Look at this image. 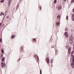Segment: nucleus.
<instances>
[{
  "instance_id": "obj_1",
  "label": "nucleus",
  "mask_w": 74,
  "mask_h": 74,
  "mask_svg": "<svg viewBox=\"0 0 74 74\" xmlns=\"http://www.w3.org/2000/svg\"><path fill=\"white\" fill-rule=\"evenodd\" d=\"M34 56L35 58H36V59H37V61L38 62L39 61V58H38V56L37 55V54H35L34 55Z\"/></svg>"
},
{
  "instance_id": "obj_2",
  "label": "nucleus",
  "mask_w": 74,
  "mask_h": 74,
  "mask_svg": "<svg viewBox=\"0 0 74 74\" xmlns=\"http://www.w3.org/2000/svg\"><path fill=\"white\" fill-rule=\"evenodd\" d=\"M1 64L2 67V68H3V67H5V63L4 62L3 63V62H1Z\"/></svg>"
},
{
  "instance_id": "obj_3",
  "label": "nucleus",
  "mask_w": 74,
  "mask_h": 74,
  "mask_svg": "<svg viewBox=\"0 0 74 74\" xmlns=\"http://www.w3.org/2000/svg\"><path fill=\"white\" fill-rule=\"evenodd\" d=\"M71 48L69 47L68 48V53L69 54H70V52H71Z\"/></svg>"
},
{
  "instance_id": "obj_4",
  "label": "nucleus",
  "mask_w": 74,
  "mask_h": 74,
  "mask_svg": "<svg viewBox=\"0 0 74 74\" xmlns=\"http://www.w3.org/2000/svg\"><path fill=\"white\" fill-rule=\"evenodd\" d=\"M74 62H73L71 63V67L74 69Z\"/></svg>"
},
{
  "instance_id": "obj_5",
  "label": "nucleus",
  "mask_w": 74,
  "mask_h": 74,
  "mask_svg": "<svg viewBox=\"0 0 74 74\" xmlns=\"http://www.w3.org/2000/svg\"><path fill=\"white\" fill-rule=\"evenodd\" d=\"M64 35L66 37H69V35H68V34L67 33V32H66L64 33Z\"/></svg>"
},
{
  "instance_id": "obj_6",
  "label": "nucleus",
  "mask_w": 74,
  "mask_h": 74,
  "mask_svg": "<svg viewBox=\"0 0 74 74\" xmlns=\"http://www.w3.org/2000/svg\"><path fill=\"white\" fill-rule=\"evenodd\" d=\"M46 62H47V63H49V58H46Z\"/></svg>"
},
{
  "instance_id": "obj_7",
  "label": "nucleus",
  "mask_w": 74,
  "mask_h": 74,
  "mask_svg": "<svg viewBox=\"0 0 74 74\" xmlns=\"http://www.w3.org/2000/svg\"><path fill=\"white\" fill-rule=\"evenodd\" d=\"M73 42H74V41H73V40H69V42L70 44H71V45L73 44Z\"/></svg>"
},
{
  "instance_id": "obj_8",
  "label": "nucleus",
  "mask_w": 74,
  "mask_h": 74,
  "mask_svg": "<svg viewBox=\"0 0 74 74\" xmlns=\"http://www.w3.org/2000/svg\"><path fill=\"white\" fill-rule=\"evenodd\" d=\"M72 19L73 21H74V14H73L72 15Z\"/></svg>"
},
{
  "instance_id": "obj_9",
  "label": "nucleus",
  "mask_w": 74,
  "mask_h": 74,
  "mask_svg": "<svg viewBox=\"0 0 74 74\" xmlns=\"http://www.w3.org/2000/svg\"><path fill=\"white\" fill-rule=\"evenodd\" d=\"M70 40H73V36H71L70 37Z\"/></svg>"
},
{
  "instance_id": "obj_10",
  "label": "nucleus",
  "mask_w": 74,
  "mask_h": 74,
  "mask_svg": "<svg viewBox=\"0 0 74 74\" xmlns=\"http://www.w3.org/2000/svg\"><path fill=\"white\" fill-rule=\"evenodd\" d=\"M8 1L9 2V5H10V4H11V3L12 2V0H9Z\"/></svg>"
},
{
  "instance_id": "obj_11",
  "label": "nucleus",
  "mask_w": 74,
  "mask_h": 74,
  "mask_svg": "<svg viewBox=\"0 0 74 74\" xmlns=\"http://www.w3.org/2000/svg\"><path fill=\"white\" fill-rule=\"evenodd\" d=\"M61 8H62V7H61V6L60 5L58 7V10H60V9H61Z\"/></svg>"
},
{
  "instance_id": "obj_12",
  "label": "nucleus",
  "mask_w": 74,
  "mask_h": 74,
  "mask_svg": "<svg viewBox=\"0 0 74 74\" xmlns=\"http://www.w3.org/2000/svg\"><path fill=\"white\" fill-rule=\"evenodd\" d=\"M15 36L14 35H12L11 36L12 38H15Z\"/></svg>"
},
{
  "instance_id": "obj_13",
  "label": "nucleus",
  "mask_w": 74,
  "mask_h": 74,
  "mask_svg": "<svg viewBox=\"0 0 74 74\" xmlns=\"http://www.w3.org/2000/svg\"><path fill=\"white\" fill-rule=\"evenodd\" d=\"M74 51H73L71 52V56H72L73 55V54L74 53Z\"/></svg>"
},
{
  "instance_id": "obj_14",
  "label": "nucleus",
  "mask_w": 74,
  "mask_h": 74,
  "mask_svg": "<svg viewBox=\"0 0 74 74\" xmlns=\"http://www.w3.org/2000/svg\"><path fill=\"white\" fill-rule=\"evenodd\" d=\"M4 57H3L1 60L2 62H4Z\"/></svg>"
},
{
  "instance_id": "obj_15",
  "label": "nucleus",
  "mask_w": 74,
  "mask_h": 74,
  "mask_svg": "<svg viewBox=\"0 0 74 74\" xmlns=\"http://www.w3.org/2000/svg\"><path fill=\"white\" fill-rule=\"evenodd\" d=\"M57 18H58V19H59V20L60 19V16L59 15L57 17Z\"/></svg>"
},
{
  "instance_id": "obj_16",
  "label": "nucleus",
  "mask_w": 74,
  "mask_h": 74,
  "mask_svg": "<svg viewBox=\"0 0 74 74\" xmlns=\"http://www.w3.org/2000/svg\"><path fill=\"white\" fill-rule=\"evenodd\" d=\"M33 41H34V42H36V41H37L36 40V39L35 38H34L33 39Z\"/></svg>"
},
{
  "instance_id": "obj_17",
  "label": "nucleus",
  "mask_w": 74,
  "mask_h": 74,
  "mask_svg": "<svg viewBox=\"0 0 74 74\" xmlns=\"http://www.w3.org/2000/svg\"><path fill=\"white\" fill-rule=\"evenodd\" d=\"M56 25H57V26H58V25H59V23L57 22L56 23Z\"/></svg>"
},
{
  "instance_id": "obj_18",
  "label": "nucleus",
  "mask_w": 74,
  "mask_h": 74,
  "mask_svg": "<svg viewBox=\"0 0 74 74\" xmlns=\"http://www.w3.org/2000/svg\"><path fill=\"white\" fill-rule=\"evenodd\" d=\"M65 30L66 32V31H68V30H69V29H68L67 28H66L65 29Z\"/></svg>"
},
{
  "instance_id": "obj_19",
  "label": "nucleus",
  "mask_w": 74,
  "mask_h": 74,
  "mask_svg": "<svg viewBox=\"0 0 74 74\" xmlns=\"http://www.w3.org/2000/svg\"><path fill=\"white\" fill-rule=\"evenodd\" d=\"M1 52L2 53H4V51H3V50L2 49L1 50Z\"/></svg>"
},
{
  "instance_id": "obj_20",
  "label": "nucleus",
  "mask_w": 74,
  "mask_h": 74,
  "mask_svg": "<svg viewBox=\"0 0 74 74\" xmlns=\"http://www.w3.org/2000/svg\"><path fill=\"white\" fill-rule=\"evenodd\" d=\"M40 74H42V71H41V70H40Z\"/></svg>"
},
{
  "instance_id": "obj_21",
  "label": "nucleus",
  "mask_w": 74,
  "mask_h": 74,
  "mask_svg": "<svg viewBox=\"0 0 74 74\" xmlns=\"http://www.w3.org/2000/svg\"><path fill=\"white\" fill-rule=\"evenodd\" d=\"M56 2H57L56 0H55L54 3H56Z\"/></svg>"
},
{
  "instance_id": "obj_22",
  "label": "nucleus",
  "mask_w": 74,
  "mask_h": 74,
  "mask_svg": "<svg viewBox=\"0 0 74 74\" xmlns=\"http://www.w3.org/2000/svg\"><path fill=\"white\" fill-rule=\"evenodd\" d=\"M68 18H69V16H66V20H68V19H69Z\"/></svg>"
},
{
  "instance_id": "obj_23",
  "label": "nucleus",
  "mask_w": 74,
  "mask_h": 74,
  "mask_svg": "<svg viewBox=\"0 0 74 74\" xmlns=\"http://www.w3.org/2000/svg\"><path fill=\"white\" fill-rule=\"evenodd\" d=\"M4 0H1V3H3L4 2Z\"/></svg>"
},
{
  "instance_id": "obj_24",
  "label": "nucleus",
  "mask_w": 74,
  "mask_h": 74,
  "mask_svg": "<svg viewBox=\"0 0 74 74\" xmlns=\"http://www.w3.org/2000/svg\"><path fill=\"white\" fill-rule=\"evenodd\" d=\"M71 3H73V2H74V0H72L71 1Z\"/></svg>"
},
{
  "instance_id": "obj_25",
  "label": "nucleus",
  "mask_w": 74,
  "mask_h": 74,
  "mask_svg": "<svg viewBox=\"0 0 74 74\" xmlns=\"http://www.w3.org/2000/svg\"><path fill=\"white\" fill-rule=\"evenodd\" d=\"M2 41V40L1 39H0V42H1Z\"/></svg>"
},
{
  "instance_id": "obj_26",
  "label": "nucleus",
  "mask_w": 74,
  "mask_h": 74,
  "mask_svg": "<svg viewBox=\"0 0 74 74\" xmlns=\"http://www.w3.org/2000/svg\"><path fill=\"white\" fill-rule=\"evenodd\" d=\"M23 48V47H21L20 48V49L21 50H22V49Z\"/></svg>"
},
{
  "instance_id": "obj_27",
  "label": "nucleus",
  "mask_w": 74,
  "mask_h": 74,
  "mask_svg": "<svg viewBox=\"0 0 74 74\" xmlns=\"http://www.w3.org/2000/svg\"><path fill=\"white\" fill-rule=\"evenodd\" d=\"M39 8L40 10H41V7H39Z\"/></svg>"
},
{
  "instance_id": "obj_28",
  "label": "nucleus",
  "mask_w": 74,
  "mask_h": 74,
  "mask_svg": "<svg viewBox=\"0 0 74 74\" xmlns=\"http://www.w3.org/2000/svg\"><path fill=\"white\" fill-rule=\"evenodd\" d=\"M19 7V5H18L16 6L17 8H18Z\"/></svg>"
},
{
  "instance_id": "obj_29",
  "label": "nucleus",
  "mask_w": 74,
  "mask_h": 74,
  "mask_svg": "<svg viewBox=\"0 0 74 74\" xmlns=\"http://www.w3.org/2000/svg\"><path fill=\"white\" fill-rule=\"evenodd\" d=\"M73 49H74V44L73 45Z\"/></svg>"
},
{
  "instance_id": "obj_30",
  "label": "nucleus",
  "mask_w": 74,
  "mask_h": 74,
  "mask_svg": "<svg viewBox=\"0 0 74 74\" xmlns=\"http://www.w3.org/2000/svg\"><path fill=\"white\" fill-rule=\"evenodd\" d=\"M58 52L57 51H56V53H58Z\"/></svg>"
},
{
  "instance_id": "obj_31",
  "label": "nucleus",
  "mask_w": 74,
  "mask_h": 74,
  "mask_svg": "<svg viewBox=\"0 0 74 74\" xmlns=\"http://www.w3.org/2000/svg\"><path fill=\"white\" fill-rule=\"evenodd\" d=\"M72 59H73V62H74V58H72Z\"/></svg>"
},
{
  "instance_id": "obj_32",
  "label": "nucleus",
  "mask_w": 74,
  "mask_h": 74,
  "mask_svg": "<svg viewBox=\"0 0 74 74\" xmlns=\"http://www.w3.org/2000/svg\"><path fill=\"white\" fill-rule=\"evenodd\" d=\"M7 17V18H9V16H8Z\"/></svg>"
},
{
  "instance_id": "obj_33",
  "label": "nucleus",
  "mask_w": 74,
  "mask_h": 74,
  "mask_svg": "<svg viewBox=\"0 0 74 74\" xmlns=\"http://www.w3.org/2000/svg\"><path fill=\"white\" fill-rule=\"evenodd\" d=\"M72 11L73 12H74V8L73 9V10H72Z\"/></svg>"
},
{
  "instance_id": "obj_34",
  "label": "nucleus",
  "mask_w": 74,
  "mask_h": 74,
  "mask_svg": "<svg viewBox=\"0 0 74 74\" xmlns=\"http://www.w3.org/2000/svg\"><path fill=\"white\" fill-rule=\"evenodd\" d=\"M21 60V59H20V58H19L18 59V61H19V60Z\"/></svg>"
},
{
  "instance_id": "obj_35",
  "label": "nucleus",
  "mask_w": 74,
  "mask_h": 74,
  "mask_svg": "<svg viewBox=\"0 0 74 74\" xmlns=\"http://www.w3.org/2000/svg\"><path fill=\"white\" fill-rule=\"evenodd\" d=\"M69 47V45H68L67 46H66V47Z\"/></svg>"
},
{
  "instance_id": "obj_36",
  "label": "nucleus",
  "mask_w": 74,
  "mask_h": 74,
  "mask_svg": "<svg viewBox=\"0 0 74 74\" xmlns=\"http://www.w3.org/2000/svg\"><path fill=\"white\" fill-rule=\"evenodd\" d=\"M2 14L3 15H4V13H2Z\"/></svg>"
},
{
  "instance_id": "obj_37",
  "label": "nucleus",
  "mask_w": 74,
  "mask_h": 74,
  "mask_svg": "<svg viewBox=\"0 0 74 74\" xmlns=\"http://www.w3.org/2000/svg\"><path fill=\"white\" fill-rule=\"evenodd\" d=\"M52 61V60H51V63H52V61Z\"/></svg>"
},
{
  "instance_id": "obj_38",
  "label": "nucleus",
  "mask_w": 74,
  "mask_h": 74,
  "mask_svg": "<svg viewBox=\"0 0 74 74\" xmlns=\"http://www.w3.org/2000/svg\"><path fill=\"white\" fill-rule=\"evenodd\" d=\"M0 26H1V23H0Z\"/></svg>"
},
{
  "instance_id": "obj_39",
  "label": "nucleus",
  "mask_w": 74,
  "mask_h": 74,
  "mask_svg": "<svg viewBox=\"0 0 74 74\" xmlns=\"http://www.w3.org/2000/svg\"><path fill=\"white\" fill-rule=\"evenodd\" d=\"M64 1H66V0H64Z\"/></svg>"
},
{
  "instance_id": "obj_40",
  "label": "nucleus",
  "mask_w": 74,
  "mask_h": 74,
  "mask_svg": "<svg viewBox=\"0 0 74 74\" xmlns=\"http://www.w3.org/2000/svg\"><path fill=\"white\" fill-rule=\"evenodd\" d=\"M1 16H2L1 14H0Z\"/></svg>"
},
{
  "instance_id": "obj_41",
  "label": "nucleus",
  "mask_w": 74,
  "mask_h": 74,
  "mask_svg": "<svg viewBox=\"0 0 74 74\" xmlns=\"http://www.w3.org/2000/svg\"><path fill=\"white\" fill-rule=\"evenodd\" d=\"M2 13V12H1V14Z\"/></svg>"
}]
</instances>
